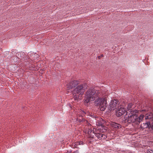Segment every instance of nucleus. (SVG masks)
<instances>
[{
  "instance_id": "f3484780",
  "label": "nucleus",
  "mask_w": 153,
  "mask_h": 153,
  "mask_svg": "<svg viewBox=\"0 0 153 153\" xmlns=\"http://www.w3.org/2000/svg\"><path fill=\"white\" fill-rule=\"evenodd\" d=\"M147 153H153V151L152 150L148 149L147 152Z\"/></svg>"
},
{
  "instance_id": "423d86ee",
  "label": "nucleus",
  "mask_w": 153,
  "mask_h": 153,
  "mask_svg": "<svg viewBox=\"0 0 153 153\" xmlns=\"http://www.w3.org/2000/svg\"><path fill=\"white\" fill-rule=\"evenodd\" d=\"M126 111L125 108L120 105L117 108L116 110V115L118 117H120L123 115Z\"/></svg>"
},
{
  "instance_id": "2eb2a0df",
  "label": "nucleus",
  "mask_w": 153,
  "mask_h": 153,
  "mask_svg": "<svg viewBox=\"0 0 153 153\" xmlns=\"http://www.w3.org/2000/svg\"><path fill=\"white\" fill-rule=\"evenodd\" d=\"M149 122L150 123V126H149V128H153V121H149Z\"/></svg>"
},
{
  "instance_id": "4468645a",
  "label": "nucleus",
  "mask_w": 153,
  "mask_h": 153,
  "mask_svg": "<svg viewBox=\"0 0 153 153\" xmlns=\"http://www.w3.org/2000/svg\"><path fill=\"white\" fill-rule=\"evenodd\" d=\"M132 106V104H131V103L129 104L128 105V107L127 108V111H128L129 109H131V108Z\"/></svg>"
},
{
  "instance_id": "9d476101",
  "label": "nucleus",
  "mask_w": 153,
  "mask_h": 153,
  "mask_svg": "<svg viewBox=\"0 0 153 153\" xmlns=\"http://www.w3.org/2000/svg\"><path fill=\"white\" fill-rule=\"evenodd\" d=\"M81 119H80L79 118H77V120L79 122H82L84 123V124H85L86 125H90V124L87 121V120H86L84 119H83L82 118V116L80 117Z\"/></svg>"
},
{
  "instance_id": "6e6552de",
  "label": "nucleus",
  "mask_w": 153,
  "mask_h": 153,
  "mask_svg": "<svg viewBox=\"0 0 153 153\" xmlns=\"http://www.w3.org/2000/svg\"><path fill=\"white\" fill-rule=\"evenodd\" d=\"M84 144L83 142L80 141L79 142H77L72 143V148H78V146L82 145H83Z\"/></svg>"
},
{
  "instance_id": "dca6fc26",
  "label": "nucleus",
  "mask_w": 153,
  "mask_h": 153,
  "mask_svg": "<svg viewBox=\"0 0 153 153\" xmlns=\"http://www.w3.org/2000/svg\"><path fill=\"white\" fill-rule=\"evenodd\" d=\"M81 115L82 116H84L85 114H86V113L85 112V111H81Z\"/></svg>"
},
{
  "instance_id": "f03ea898",
  "label": "nucleus",
  "mask_w": 153,
  "mask_h": 153,
  "mask_svg": "<svg viewBox=\"0 0 153 153\" xmlns=\"http://www.w3.org/2000/svg\"><path fill=\"white\" fill-rule=\"evenodd\" d=\"M137 113V110H133L130 109L126 111V115H128V119L126 120V121L129 123H134L136 124H137V115L136 114Z\"/></svg>"
},
{
  "instance_id": "6ab92c4d",
  "label": "nucleus",
  "mask_w": 153,
  "mask_h": 153,
  "mask_svg": "<svg viewBox=\"0 0 153 153\" xmlns=\"http://www.w3.org/2000/svg\"><path fill=\"white\" fill-rule=\"evenodd\" d=\"M100 57H101V56H98V58L99 59H100Z\"/></svg>"
},
{
  "instance_id": "20e7f679",
  "label": "nucleus",
  "mask_w": 153,
  "mask_h": 153,
  "mask_svg": "<svg viewBox=\"0 0 153 153\" xmlns=\"http://www.w3.org/2000/svg\"><path fill=\"white\" fill-rule=\"evenodd\" d=\"M92 132V133H94L97 138L100 140H104L107 138V136L106 135L102 133H100L99 131H97V132L94 133V131L92 132V130L91 129H89L88 131V133L90 137H93V136H92L91 135V133Z\"/></svg>"
},
{
  "instance_id": "f257e3e1",
  "label": "nucleus",
  "mask_w": 153,
  "mask_h": 153,
  "mask_svg": "<svg viewBox=\"0 0 153 153\" xmlns=\"http://www.w3.org/2000/svg\"><path fill=\"white\" fill-rule=\"evenodd\" d=\"M100 92V91L96 90L94 88L89 89L85 94V103H88L94 100L96 97H99L95 100V104L96 106H99L101 111H104L107 107L108 96L106 95H104L101 98L102 93Z\"/></svg>"
},
{
  "instance_id": "9b49d317",
  "label": "nucleus",
  "mask_w": 153,
  "mask_h": 153,
  "mask_svg": "<svg viewBox=\"0 0 153 153\" xmlns=\"http://www.w3.org/2000/svg\"><path fill=\"white\" fill-rule=\"evenodd\" d=\"M153 114L152 113H148L145 116L146 119H149L150 120H152L153 117Z\"/></svg>"
},
{
  "instance_id": "7ed1b4c3",
  "label": "nucleus",
  "mask_w": 153,
  "mask_h": 153,
  "mask_svg": "<svg viewBox=\"0 0 153 153\" xmlns=\"http://www.w3.org/2000/svg\"><path fill=\"white\" fill-rule=\"evenodd\" d=\"M87 88V85L86 84H83L79 85L75 88L72 92L73 95L74 96H78L76 94L78 95L79 96L81 97L84 94L85 90Z\"/></svg>"
},
{
  "instance_id": "f8f14e48",
  "label": "nucleus",
  "mask_w": 153,
  "mask_h": 153,
  "mask_svg": "<svg viewBox=\"0 0 153 153\" xmlns=\"http://www.w3.org/2000/svg\"><path fill=\"white\" fill-rule=\"evenodd\" d=\"M144 116L143 115L141 114L138 117L137 116V124H138L143 119Z\"/></svg>"
},
{
  "instance_id": "0eeeda50",
  "label": "nucleus",
  "mask_w": 153,
  "mask_h": 153,
  "mask_svg": "<svg viewBox=\"0 0 153 153\" xmlns=\"http://www.w3.org/2000/svg\"><path fill=\"white\" fill-rule=\"evenodd\" d=\"M79 83V82L77 81H74L69 83L67 85V87L68 89L72 88L73 87L77 85Z\"/></svg>"
},
{
  "instance_id": "ddd939ff",
  "label": "nucleus",
  "mask_w": 153,
  "mask_h": 153,
  "mask_svg": "<svg viewBox=\"0 0 153 153\" xmlns=\"http://www.w3.org/2000/svg\"><path fill=\"white\" fill-rule=\"evenodd\" d=\"M112 126L115 128H119L120 127V125L117 124L115 123H114L112 124Z\"/></svg>"
},
{
  "instance_id": "1a4fd4ad",
  "label": "nucleus",
  "mask_w": 153,
  "mask_h": 153,
  "mask_svg": "<svg viewBox=\"0 0 153 153\" xmlns=\"http://www.w3.org/2000/svg\"><path fill=\"white\" fill-rule=\"evenodd\" d=\"M149 126H150V123H149V122H148L145 123L141 124V125L140 126V128L141 129L143 130L144 128H149Z\"/></svg>"
},
{
  "instance_id": "39448f33",
  "label": "nucleus",
  "mask_w": 153,
  "mask_h": 153,
  "mask_svg": "<svg viewBox=\"0 0 153 153\" xmlns=\"http://www.w3.org/2000/svg\"><path fill=\"white\" fill-rule=\"evenodd\" d=\"M119 104V102L117 100H115L111 101L108 107L109 110L112 111L117 109V108Z\"/></svg>"
},
{
  "instance_id": "a211bd4d",
  "label": "nucleus",
  "mask_w": 153,
  "mask_h": 153,
  "mask_svg": "<svg viewBox=\"0 0 153 153\" xmlns=\"http://www.w3.org/2000/svg\"><path fill=\"white\" fill-rule=\"evenodd\" d=\"M73 153H79V152L78 150H76V151L74 152Z\"/></svg>"
}]
</instances>
